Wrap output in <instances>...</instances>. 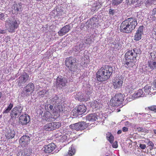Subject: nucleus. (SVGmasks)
Returning <instances> with one entry per match:
<instances>
[{"label":"nucleus","mask_w":156,"mask_h":156,"mask_svg":"<svg viewBox=\"0 0 156 156\" xmlns=\"http://www.w3.org/2000/svg\"><path fill=\"white\" fill-rule=\"evenodd\" d=\"M142 35L137 33H136L134 37V39L136 41H138L141 39Z\"/></svg>","instance_id":"37998d69"},{"label":"nucleus","mask_w":156,"mask_h":156,"mask_svg":"<svg viewBox=\"0 0 156 156\" xmlns=\"http://www.w3.org/2000/svg\"><path fill=\"white\" fill-rule=\"evenodd\" d=\"M106 136L107 139L111 143H112L114 140V137L113 135L111 133L108 132L106 134Z\"/></svg>","instance_id":"2f4dec72"},{"label":"nucleus","mask_w":156,"mask_h":156,"mask_svg":"<svg viewBox=\"0 0 156 156\" xmlns=\"http://www.w3.org/2000/svg\"><path fill=\"white\" fill-rule=\"evenodd\" d=\"M113 44L114 45V48L118 49H120L122 47L121 42L119 41H118L117 42H114L113 43Z\"/></svg>","instance_id":"e433bc0d"},{"label":"nucleus","mask_w":156,"mask_h":156,"mask_svg":"<svg viewBox=\"0 0 156 156\" xmlns=\"http://www.w3.org/2000/svg\"><path fill=\"white\" fill-rule=\"evenodd\" d=\"M122 131L121 130H119L117 132V134H120L121 133Z\"/></svg>","instance_id":"052dcab7"},{"label":"nucleus","mask_w":156,"mask_h":156,"mask_svg":"<svg viewBox=\"0 0 156 156\" xmlns=\"http://www.w3.org/2000/svg\"><path fill=\"white\" fill-rule=\"evenodd\" d=\"M34 86L32 83H29L24 88V90L26 92H33L34 90Z\"/></svg>","instance_id":"b1692460"},{"label":"nucleus","mask_w":156,"mask_h":156,"mask_svg":"<svg viewBox=\"0 0 156 156\" xmlns=\"http://www.w3.org/2000/svg\"><path fill=\"white\" fill-rule=\"evenodd\" d=\"M154 133L156 134V129H154L153 130Z\"/></svg>","instance_id":"0e129e2a"},{"label":"nucleus","mask_w":156,"mask_h":156,"mask_svg":"<svg viewBox=\"0 0 156 156\" xmlns=\"http://www.w3.org/2000/svg\"><path fill=\"white\" fill-rule=\"evenodd\" d=\"M46 92V91L45 90H43L39 92L38 94L39 96L42 97V95L45 94Z\"/></svg>","instance_id":"49530a36"},{"label":"nucleus","mask_w":156,"mask_h":156,"mask_svg":"<svg viewBox=\"0 0 156 156\" xmlns=\"http://www.w3.org/2000/svg\"><path fill=\"white\" fill-rule=\"evenodd\" d=\"M152 16L154 20H156V8L154 9L151 12Z\"/></svg>","instance_id":"c03bdc74"},{"label":"nucleus","mask_w":156,"mask_h":156,"mask_svg":"<svg viewBox=\"0 0 156 156\" xmlns=\"http://www.w3.org/2000/svg\"><path fill=\"white\" fill-rule=\"evenodd\" d=\"M54 117V114H53L51 115V114H50L49 112H46L44 116V119L47 121L48 122L53 121V119L54 120L56 119H55Z\"/></svg>","instance_id":"393cba45"},{"label":"nucleus","mask_w":156,"mask_h":156,"mask_svg":"<svg viewBox=\"0 0 156 156\" xmlns=\"http://www.w3.org/2000/svg\"><path fill=\"white\" fill-rule=\"evenodd\" d=\"M49 111L54 115V118L57 119L59 116V114L58 112L60 111V109L58 107H54L53 105H50L49 107Z\"/></svg>","instance_id":"9b49d317"},{"label":"nucleus","mask_w":156,"mask_h":156,"mask_svg":"<svg viewBox=\"0 0 156 156\" xmlns=\"http://www.w3.org/2000/svg\"><path fill=\"white\" fill-rule=\"evenodd\" d=\"M23 108L20 106H18L14 107L11 111L10 116L11 118H15L20 115L23 110Z\"/></svg>","instance_id":"9d476101"},{"label":"nucleus","mask_w":156,"mask_h":156,"mask_svg":"<svg viewBox=\"0 0 156 156\" xmlns=\"http://www.w3.org/2000/svg\"><path fill=\"white\" fill-rule=\"evenodd\" d=\"M114 10H112L111 9H109V13L110 14L113 15L114 14Z\"/></svg>","instance_id":"864d4df0"},{"label":"nucleus","mask_w":156,"mask_h":156,"mask_svg":"<svg viewBox=\"0 0 156 156\" xmlns=\"http://www.w3.org/2000/svg\"><path fill=\"white\" fill-rule=\"evenodd\" d=\"M13 107V104L10 103L8 107L7 108H5L3 112V113L5 114L8 113L10 112Z\"/></svg>","instance_id":"7c9ffc66"},{"label":"nucleus","mask_w":156,"mask_h":156,"mask_svg":"<svg viewBox=\"0 0 156 156\" xmlns=\"http://www.w3.org/2000/svg\"><path fill=\"white\" fill-rule=\"evenodd\" d=\"M86 119L91 122L96 121L98 119V115L96 114H90L86 117Z\"/></svg>","instance_id":"bb28decb"},{"label":"nucleus","mask_w":156,"mask_h":156,"mask_svg":"<svg viewBox=\"0 0 156 156\" xmlns=\"http://www.w3.org/2000/svg\"><path fill=\"white\" fill-rule=\"evenodd\" d=\"M51 101L53 103H55L58 104L59 103V100L58 99V97L56 95L53 98H52L51 99Z\"/></svg>","instance_id":"ea45409f"},{"label":"nucleus","mask_w":156,"mask_h":156,"mask_svg":"<svg viewBox=\"0 0 156 156\" xmlns=\"http://www.w3.org/2000/svg\"><path fill=\"white\" fill-rule=\"evenodd\" d=\"M133 96L134 98H136L140 97H144L145 96L144 92L143 91L142 89H140L136 92L134 93L133 94Z\"/></svg>","instance_id":"a878e982"},{"label":"nucleus","mask_w":156,"mask_h":156,"mask_svg":"<svg viewBox=\"0 0 156 156\" xmlns=\"http://www.w3.org/2000/svg\"><path fill=\"white\" fill-rule=\"evenodd\" d=\"M123 0H112V4L114 5H117L121 3Z\"/></svg>","instance_id":"a19ab883"},{"label":"nucleus","mask_w":156,"mask_h":156,"mask_svg":"<svg viewBox=\"0 0 156 156\" xmlns=\"http://www.w3.org/2000/svg\"><path fill=\"white\" fill-rule=\"evenodd\" d=\"M98 20L96 18L94 17L90 20L89 23L91 24V25H93L94 26V24H96V23L98 22Z\"/></svg>","instance_id":"79ce46f5"},{"label":"nucleus","mask_w":156,"mask_h":156,"mask_svg":"<svg viewBox=\"0 0 156 156\" xmlns=\"http://www.w3.org/2000/svg\"><path fill=\"white\" fill-rule=\"evenodd\" d=\"M126 125H129V122L128 121H126Z\"/></svg>","instance_id":"e2e57ef3"},{"label":"nucleus","mask_w":156,"mask_h":156,"mask_svg":"<svg viewBox=\"0 0 156 156\" xmlns=\"http://www.w3.org/2000/svg\"><path fill=\"white\" fill-rule=\"evenodd\" d=\"M75 61L74 59L72 57H70L66 60L65 65L71 71L74 72L77 70Z\"/></svg>","instance_id":"423d86ee"},{"label":"nucleus","mask_w":156,"mask_h":156,"mask_svg":"<svg viewBox=\"0 0 156 156\" xmlns=\"http://www.w3.org/2000/svg\"><path fill=\"white\" fill-rule=\"evenodd\" d=\"M147 144L149 146H151V147H152V148H153L154 146V144L152 141L149 140V141L148 142Z\"/></svg>","instance_id":"8fccbe9b"},{"label":"nucleus","mask_w":156,"mask_h":156,"mask_svg":"<svg viewBox=\"0 0 156 156\" xmlns=\"http://www.w3.org/2000/svg\"><path fill=\"white\" fill-rule=\"evenodd\" d=\"M0 33L1 34H4L5 33V31L4 30H1L0 31Z\"/></svg>","instance_id":"680f3d73"},{"label":"nucleus","mask_w":156,"mask_h":156,"mask_svg":"<svg viewBox=\"0 0 156 156\" xmlns=\"http://www.w3.org/2000/svg\"><path fill=\"white\" fill-rule=\"evenodd\" d=\"M83 122L77 123L70 126V128L72 129H75L77 131L83 130L85 128Z\"/></svg>","instance_id":"f8f14e48"},{"label":"nucleus","mask_w":156,"mask_h":156,"mask_svg":"<svg viewBox=\"0 0 156 156\" xmlns=\"http://www.w3.org/2000/svg\"><path fill=\"white\" fill-rule=\"evenodd\" d=\"M138 0H126V2L128 4H133L136 2Z\"/></svg>","instance_id":"a18cd8bd"},{"label":"nucleus","mask_w":156,"mask_h":156,"mask_svg":"<svg viewBox=\"0 0 156 156\" xmlns=\"http://www.w3.org/2000/svg\"><path fill=\"white\" fill-rule=\"evenodd\" d=\"M5 27L9 32H14L15 30L19 26L16 20L12 18H9L5 21Z\"/></svg>","instance_id":"7ed1b4c3"},{"label":"nucleus","mask_w":156,"mask_h":156,"mask_svg":"<svg viewBox=\"0 0 156 156\" xmlns=\"http://www.w3.org/2000/svg\"><path fill=\"white\" fill-rule=\"evenodd\" d=\"M1 92H0V98H1Z\"/></svg>","instance_id":"69168bd1"},{"label":"nucleus","mask_w":156,"mask_h":156,"mask_svg":"<svg viewBox=\"0 0 156 156\" xmlns=\"http://www.w3.org/2000/svg\"><path fill=\"white\" fill-rule=\"evenodd\" d=\"M122 80L121 78H115L113 81V83L114 88H119L122 86Z\"/></svg>","instance_id":"2eb2a0df"},{"label":"nucleus","mask_w":156,"mask_h":156,"mask_svg":"<svg viewBox=\"0 0 156 156\" xmlns=\"http://www.w3.org/2000/svg\"><path fill=\"white\" fill-rule=\"evenodd\" d=\"M156 0H147L145 3L147 7H148L152 4H155Z\"/></svg>","instance_id":"4c0bfd02"},{"label":"nucleus","mask_w":156,"mask_h":156,"mask_svg":"<svg viewBox=\"0 0 156 156\" xmlns=\"http://www.w3.org/2000/svg\"><path fill=\"white\" fill-rule=\"evenodd\" d=\"M75 98L81 101H87L89 98L87 96H84L82 93L79 92L75 97Z\"/></svg>","instance_id":"5701e85b"},{"label":"nucleus","mask_w":156,"mask_h":156,"mask_svg":"<svg viewBox=\"0 0 156 156\" xmlns=\"http://www.w3.org/2000/svg\"><path fill=\"white\" fill-rule=\"evenodd\" d=\"M112 144V146L114 148H117L118 147V145L117 144V142L116 141H115L114 142H113V141L111 143Z\"/></svg>","instance_id":"09e8293b"},{"label":"nucleus","mask_w":156,"mask_h":156,"mask_svg":"<svg viewBox=\"0 0 156 156\" xmlns=\"http://www.w3.org/2000/svg\"><path fill=\"white\" fill-rule=\"evenodd\" d=\"M137 24L136 19L132 18H129L121 23L120 30L122 32L129 33L135 29Z\"/></svg>","instance_id":"f03ea898"},{"label":"nucleus","mask_w":156,"mask_h":156,"mask_svg":"<svg viewBox=\"0 0 156 156\" xmlns=\"http://www.w3.org/2000/svg\"><path fill=\"white\" fill-rule=\"evenodd\" d=\"M75 152V149L73 148L72 145L69 148L68 153L66 156H72L74 154Z\"/></svg>","instance_id":"473e14b6"},{"label":"nucleus","mask_w":156,"mask_h":156,"mask_svg":"<svg viewBox=\"0 0 156 156\" xmlns=\"http://www.w3.org/2000/svg\"><path fill=\"white\" fill-rule=\"evenodd\" d=\"M30 138L27 136H23L21 137L20 140V144L22 146H25L28 144L30 141Z\"/></svg>","instance_id":"dca6fc26"},{"label":"nucleus","mask_w":156,"mask_h":156,"mask_svg":"<svg viewBox=\"0 0 156 156\" xmlns=\"http://www.w3.org/2000/svg\"><path fill=\"white\" fill-rule=\"evenodd\" d=\"M138 85V83H134L130 84L126 86L125 88L126 93H129L133 90L136 89Z\"/></svg>","instance_id":"f3484780"},{"label":"nucleus","mask_w":156,"mask_h":156,"mask_svg":"<svg viewBox=\"0 0 156 156\" xmlns=\"http://www.w3.org/2000/svg\"><path fill=\"white\" fill-rule=\"evenodd\" d=\"M67 82V80L62 76H58L56 79V86L58 88H60L65 86Z\"/></svg>","instance_id":"1a4fd4ad"},{"label":"nucleus","mask_w":156,"mask_h":156,"mask_svg":"<svg viewBox=\"0 0 156 156\" xmlns=\"http://www.w3.org/2000/svg\"><path fill=\"white\" fill-rule=\"evenodd\" d=\"M125 95L123 94L119 93L115 95L110 101V105L113 106H118L122 104Z\"/></svg>","instance_id":"20e7f679"},{"label":"nucleus","mask_w":156,"mask_h":156,"mask_svg":"<svg viewBox=\"0 0 156 156\" xmlns=\"http://www.w3.org/2000/svg\"><path fill=\"white\" fill-rule=\"evenodd\" d=\"M4 15L3 13L0 14V19L1 20H3L5 19V18L4 17Z\"/></svg>","instance_id":"5fc2aeb1"},{"label":"nucleus","mask_w":156,"mask_h":156,"mask_svg":"<svg viewBox=\"0 0 156 156\" xmlns=\"http://www.w3.org/2000/svg\"><path fill=\"white\" fill-rule=\"evenodd\" d=\"M128 129L127 127H124L122 128V130L123 132H126L128 131Z\"/></svg>","instance_id":"6e6d98bb"},{"label":"nucleus","mask_w":156,"mask_h":156,"mask_svg":"<svg viewBox=\"0 0 156 156\" xmlns=\"http://www.w3.org/2000/svg\"><path fill=\"white\" fill-rule=\"evenodd\" d=\"M51 123H48L45 125L44 128V130L46 131H51L53 130Z\"/></svg>","instance_id":"c9c22d12"},{"label":"nucleus","mask_w":156,"mask_h":156,"mask_svg":"<svg viewBox=\"0 0 156 156\" xmlns=\"http://www.w3.org/2000/svg\"><path fill=\"white\" fill-rule=\"evenodd\" d=\"M83 49V44L82 43H80V42H78L74 48V49L75 50V51H81Z\"/></svg>","instance_id":"c85d7f7f"},{"label":"nucleus","mask_w":156,"mask_h":156,"mask_svg":"<svg viewBox=\"0 0 156 156\" xmlns=\"http://www.w3.org/2000/svg\"><path fill=\"white\" fill-rule=\"evenodd\" d=\"M37 1H42V0H37Z\"/></svg>","instance_id":"338daca9"},{"label":"nucleus","mask_w":156,"mask_h":156,"mask_svg":"<svg viewBox=\"0 0 156 156\" xmlns=\"http://www.w3.org/2000/svg\"><path fill=\"white\" fill-rule=\"evenodd\" d=\"M143 26H140L139 27L138 29L136 30V33H137L140 35H142L143 34Z\"/></svg>","instance_id":"58836bf2"},{"label":"nucleus","mask_w":156,"mask_h":156,"mask_svg":"<svg viewBox=\"0 0 156 156\" xmlns=\"http://www.w3.org/2000/svg\"><path fill=\"white\" fill-rule=\"evenodd\" d=\"M153 84L154 88L156 89V79L154 80Z\"/></svg>","instance_id":"4d7b16f0"},{"label":"nucleus","mask_w":156,"mask_h":156,"mask_svg":"<svg viewBox=\"0 0 156 156\" xmlns=\"http://www.w3.org/2000/svg\"><path fill=\"white\" fill-rule=\"evenodd\" d=\"M13 9L15 10L16 13H18L21 12L22 9V5L21 4H14L13 6Z\"/></svg>","instance_id":"cd10ccee"},{"label":"nucleus","mask_w":156,"mask_h":156,"mask_svg":"<svg viewBox=\"0 0 156 156\" xmlns=\"http://www.w3.org/2000/svg\"><path fill=\"white\" fill-rule=\"evenodd\" d=\"M29 78V75L26 73H24L22 76H20L18 81L19 85L21 86L24 84L28 80Z\"/></svg>","instance_id":"ddd939ff"},{"label":"nucleus","mask_w":156,"mask_h":156,"mask_svg":"<svg viewBox=\"0 0 156 156\" xmlns=\"http://www.w3.org/2000/svg\"><path fill=\"white\" fill-rule=\"evenodd\" d=\"M70 30V26L66 25L63 27L61 30L58 32V34L60 36H62L68 32Z\"/></svg>","instance_id":"412c9836"},{"label":"nucleus","mask_w":156,"mask_h":156,"mask_svg":"<svg viewBox=\"0 0 156 156\" xmlns=\"http://www.w3.org/2000/svg\"><path fill=\"white\" fill-rule=\"evenodd\" d=\"M113 72L112 67L109 66L102 67L96 73L97 80L99 81L107 80L110 77Z\"/></svg>","instance_id":"f257e3e1"},{"label":"nucleus","mask_w":156,"mask_h":156,"mask_svg":"<svg viewBox=\"0 0 156 156\" xmlns=\"http://www.w3.org/2000/svg\"><path fill=\"white\" fill-rule=\"evenodd\" d=\"M87 89L86 90V92L87 96L89 98V95H92V93H93V89L92 87H91L89 84L87 85Z\"/></svg>","instance_id":"c756f323"},{"label":"nucleus","mask_w":156,"mask_h":156,"mask_svg":"<svg viewBox=\"0 0 156 156\" xmlns=\"http://www.w3.org/2000/svg\"><path fill=\"white\" fill-rule=\"evenodd\" d=\"M55 147V145L53 143H51L45 147L44 151L46 153H49L51 152Z\"/></svg>","instance_id":"6ab92c4d"},{"label":"nucleus","mask_w":156,"mask_h":156,"mask_svg":"<svg viewBox=\"0 0 156 156\" xmlns=\"http://www.w3.org/2000/svg\"><path fill=\"white\" fill-rule=\"evenodd\" d=\"M135 60H128L125 59L124 60V65L126 67L130 69L132 67L135 65V63L133 61Z\"/></svg>","instance_id":"4be33fe9"},{"label":"nucleus","mask_w":156,"mask_h":156,"mask_svg":"<svg viewBox=\"0 0 156 156\" xmlns=\"http://www.w3.org/2000/svg\"><path fill=\"white\" fill-rule=\"evenodd\" d=\"M139 147L141 149H144L146 148V146L145 144H140L139 145Z\"/></svg>","instance_id":"3c124183"},{"label":"nucleus","mask_w":156,"mask_h":156,"mask_svg":"<svg viewBox=\"0 0 156 156\" xmlns=\"http://www.w3.org/2000/svg\"><path fill=\"white\" fill-rule=\"evenodd\" d=\"M149 110L156 112V105H153L148 107Z\"/></svg>","instance_id":"de8ad7c7"},{"label":"nucleus","mask_w":156,"mask_h":156,"mask_svg":"<svg viewBox=\"0 0 156 156\" xmlns=\"http://www.w3.org/2000/svg\"><path fill=\"white\" fill-rule=\"evenodd\" d=\"M15 133V132L14 130L10 129H7L5 135L7 139H12L14 137Z\"/></svg>","instance_id":"aec40b11"},{"label":"nucleus","mask_w":156,"mask_h":156,"mask_svg":"<svg viewBox=\"0 0 156 156\" xmlns=\"http://www.w3.org/2000/svg\"><path fill=\"white\" fill-rule=\"evenodd\" d=\"M53 130L59 128L61 126L60 122H53L51 123Z\"/></svg>","instance_id":"72a5a7b5"},{"label":"nucleus","mask_w":156,"mask_h":156,"mask_svg":"<svg viewBox=\"0 0 156 156\" xmlns=\"http://www.w3.org/2000/svg\"><path fill=\"white\" fill-rule=\"evenodd\" d=\"M152 34L156 35V29L154 28L152 31Z\"/></svg>","instance_id":"13d9d810"},{"label":"nucleus","mask_w":156,"mask_h":156,"mask_svg":"<svg viewBox=\"0 0 156 156\" xmlns=\"http://www.w3.org/2000/svg\"><path fill=\"white\" fill-rule=\"evenodd\" d=\"M141 115V114L140 113L136 114V116H137V117L138 118H139L141 117V116H140Z\"/></svg>","instance_id":"bf43d9fd"},{"label":"nucleus","mask_w":156,"mask_h":156,"mask_svg":"<svg viewBox=\"0 0 156 156\" xmlns=\"http://www.w3.org/2000/svg\"><path fill=\"white\" fill-rule=\"evenodd\" d=\"M87 108L85 105H82L74 109L72 112L76 116L81 115L86 112Z\"/></svg>","instance_id":"6e6552de"},{"label":"nucleus","mask_w":156,"mask_h":156,"mask_svg":"<svg viewBox=\"0 0 156 156\" xmlns=\"http://www.w3.org/2000/svg\"><path fill=\"white\" fill-rule=\"evenodd\" d=\"M137 129L138 131L144 132L145 131V129L141 127H138Z\"/></svg>","instance_id":"603ef678"},{"label":"nucleus","mask_w":156,"mask_h":156,"mask_svg":"<svg viewBox=\"0 0 156 156\" xmlns=\"http://www.w3.org/2000/svg\"><path fill=\"white\" fill-rule=\"evenodd\" d=\"M150 55L151 59L148 61L147 65L151 70H156V52H151Z\"/></svg>","instance_id":"0eeeda50"},{"label":"nucleus","mask_w":156,"mask_h":156,"mask_svg":"<svg viewBox=\"0 0 156 156\" xmlns=\"http://www.w3.org/2000/svg\"><path fill=\"white\" fill-rule=\"evenodd\" d=\"M140 53V50L139 48H134L129 50L125 54V59L128 60H135L138 54Z\"/></svg>","instance_id":"39448f33"},{"label":"nucleus","mask_w":156,"mask_h":156,"mask_svg":"<svg viewBox=\"0 0 156 156\" xmlns=\"http://www.w3.org/2000/svg\"><path fill=\"white\" fill-rule=\"evenodd\" d=\"M30 117L27 114L22 115L19 118V122L21 124L26 125L30 121Z\"/></svg>","instance_id":"4468645a"},{"label":"nucleus","mask_w":156,"mask_h":156,"mask_svg":"<svg viewBox=\"0 0 156 156\" xmlns=\"http://www.w3.org/2000/svg\"><path fill=\"white\" fill-rule=\"evenodd\" d=\"M143 91L145 96L147 95H151L153 94L152 91L154 89L151 88V86L147 85L143 88H142Z\"/></svg>","instance_id":"a211bd4d"},{"label":"nucleus","mask_w":156,"mask_h":156,"mask_svg":"<svg viewBox=\"0 0 156 156\" xmlns=\"http://www.w3.org/2000/svg\"><path fill=\"white\" fill-rule=\"evenodd\" d=\"M20 153L23 156H28L30 154V152L29 149H26L22 151Z\"/></svg>","instance_id":"f704fd0d"}]
</instances>
